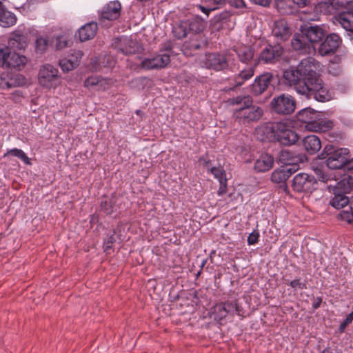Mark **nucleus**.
Returning <instances> with one entry per match:
<instances>
[{"instance_id":"nucleus-1","label":"nucleus","mask_w":353,"mask_h":353,"mask_svg":"<svg viewBox=\"0 0 353 353\" xmlns=\"http://www.w3.org/2000/svg\"><path fill=\"white\" fill-rule=\"evenodd\" d=\"M319 62L313 57L301 60L296 67L290 66L283 72V82L300 94L319 102L328 101L331 94L317 74Z\"/></svg>"},{"instance_id":"nucleus-2","label":"nucleus","mask_w":353,"mask_h":353,"mask_svg":"<svg viewBox=\"0 0 353 353\" xmlns=\"http://www.w3.org/2000/svg\"><path fill=\"white\" fill-rule=\"evenodd\" d=\"M228 102L231 105L236 106L233 112V118L241 125H248L256 122L263 116L262 108L253 104V99L250 95H239L229 99Z\"/></svg>"},{"instance_id":"nucleus-3","label":"nucleus","mask_w":353,"mask_h":353,"mask_svg":"<svg viewBox=\"0 0 353 353\" xmlns=\"http://www.w3.org/2000/svg\"><path fill=\"white\" fill-rule=\"evenodd\" d=\"M233 50L240 62L237 66L239 73L233 78L234 86L238 87L243 85L254 76L259 61L257 58L254 59V50L249 46H239Z\"/></svg>"},{"instance_id":"nucleus-4","label":"nucleus","mask_w":353,"mask_h":353,"mask_svg":"<svg viewBox=\"0 0 353 353\" xmlns=\"http://www.w3.org/2000/svg\"><path fill=\"white\" fill-rule=\"evenodd\" d=\"M262 130L270 141H277L283 145H292L299 139L298 133L283 122L267 124Z\"/></svg>"},{"instance_id":"nucleus-5","label":"nucleus","mask_w":353,"mask_h":353,"mask_svg":"<svg viewBox=\"0 0 353 353\" xmlns=\"http://www.w3.org/2000/svg\"><path fill=\"white\" fill-rule=\"evenodd\" d=\"M348 154L346 148H336L333 145L327 144L324 148L321 156L326 159L327 166L332 170L344 168Z\"/></svg>"},{"instance_id":"nucleus-6","label":"nucleus","mask_w":353,"mask_h":353,"mask_svg":"<svg viewBox=\"0 0 353 353\" xmlns=\"http://www.w3.org/2000/svg\"><path fill=\"white\" fill-rule=\"evenodd\" d=\"M296 102L293 97L281 94L275 97L270 102L271 110L280 115H290L296 109Z\"/></svg>"},{"instance_id":"nucleus-7","label":"nucleus","mask_w":353,"mask_h":353,"mask_svg":"<svg viewBox=\"0 0 353 353\" xmlns=\"http://www.w3.org/2000/svg\"><path fill=\"white\" fill-rule=\"evenodd\" d=\"M202 63L206 68L215 71H223L230 68L229 54L223 52L206 53Z\"/></svg>"},{"instance_id":"nucleus-8","label":"nucleus","mask_w":353,"mask_h":353,"mask_svg":"<svg viewBox=\"0 0 353 353\" xmlns=\"http://www.w3.org/2000/svg\"><path fill=\"white\" fill-rule=\"evenodd\" d=\"M316 178L304 172L296 174L292 181L293 190L299 193H311L316 189Z\"/></svg>"},{"instance_id":"nucleus-9","label":"nucleus","mask_w":353,"mask_h":353,"mask_svg":"<svg viewBox=\"0 0 353 353\" xmlns=\"http://www.w3.org/2000/svg\"><path fill=\"white\" fill-rule=\"evenodd\" d=\"M58 70L50 64L43 65L39 72V82L43 87L51 88L55 87L59 81Z\"/></svg>"},{"instance_id":"nucleus-10","label":"nucleus","mask_w":353,"mask_h":353,"mask_svg":"<svg viewBox=\"0 0 353 353\" xmlns=\"http://www.w3.org/2000/svg\"><path fill=\"white\" fill-rule=\"evenodd\" d=\"M284 52V49L280 44H268L260 52L257 57L259 64L261 62L267 64H273L279 61Z\"/></svg>"},{"instance_id":"nucleus-11","label":"nucleus","mask_w":353,"mask_h":353,"mask_svg":"<svg viewBox=\"0 0 353 353\" xmlns=\"http://www.w3.org/2000/svg\"><path fill=\"white\" fill-rule=\"evenodd\" d=\"M239 305L235 301H225L216 303L210 309V316L219 322L225 319L229 313L233 311L239 312Z\"/></svg>"},{"instance_id":"nucleus-12","label":"nucleus","mask_w":353,"mask_h":353,"mask_svg":"<svg viewBox=\"0 0 353 353\" xmlns=\"http://www.w3.org/2000/svg\"><path fill=\"white\" fill-rule=\"evenodd\" d=\"M168 53H159L151 58H145L141 63V68L146 70H159L165 68L170 63Z\"/></svg>"},{"instance_id":"nucleus-13","label":"nucleus","mask_w":353,"mask_h":353,"mask_svg":"<svg viewBox=\"0 0 353 353\" xmlns=\"http://www.w3.org/2000/svg\"><path fill=\"white\" fill-rule=\"evenodd\" d=\"M342 40L335 33H331L326 36L325 40L319 45L318 52L321 56L331 55L335 53L341 46Z\"/></svg>"},{"instance_id":"nucleus-14","label":"nucleus","mask_w":353,"mask_h":353,"mask_svg":"<svg viewBox=\"0 0 353 353\" xmlns=\"http://www.w3.org/2000/svg\"><path fill=\"white\" fill-rule=\"evenodd\" d=\"M121 4L119 1H110L99 12V21H114L121 15Z\"/></svg>"},{"instance_id":"nucleus-15","label":"nucleus","mask_w":353,"mask_h":353,"mask_svg":"<svg viewBox=\"0 0 353 353\" xmlns=\"http://www.w3.org/2000/svg\"><path fill=\"white\" fill-rule=\"evenodd\" d=\"M344 183H338L333 189L334 196L330 201V205L336 209L343 208L351 203V200L347 196Z\"/></svg>"},{"instance_id":"nucleus-16","label":"nucleus","mask_w":353,"mask_h":353,"mask_svg":"<svg viewBox=\"0 0 353 353\" xmlns=\"http://www.w3.org/2000/svg\"><path fill=\"white\" fill-rule=\"evenodd\" d=\"M320 112L308 107L302 109L296 114L297 121L305 125V128L311 131L314 126L316 121H319Z\"/></svg>"},{"instance_id":"nucleus-17","label":"nucleus","mask_w":353,"mask_h":353,"mask_svg":"<svg viewBox=\"0 0 353 353\" xmlns=\"http://www.w3.org/2000/svg\"><path fill=\"white\" fill-rule=\"evenodd\" d=\"M273 79L274 76L270 72H265L257 76L251 85V93L254 96L262 94L268 90Z\"/></svg>"},{"instance_id":"nucleus-18","label":"nucleus","mask_w":353,"mask_h":353,"mask_svg":"<svg viewBox=\"0 0 353 353\" xmlns=\"http://www.w3.org/2000/svg\"><path fill=\"white\" fill-rule=\"evenodd\" d=\"M272 33L278 41H287L292 34L290 28L284 19H280L274 22Z\"/></svg>"},{"instance_id":"nucleus-19","label":"nucleus","mask_w":353,"mask_h":353,"mask_svg":"<svg viewBox=\"0 0 353 353\" xmlns=\"http://www.w3.org/2000/svg\"><path fill=\"white\" fill-rule=\"evenodd\" d=\"M208 41L204 37L197 34L183 44L184 51L194 55L196 52L204 50L208 46Z\"/></svg>"},{"instance_id":"nucleus-20","label":"nucleus","mask_w":353,"mask_h":353,"mask_svg":"<svg viewBox=\"0 0 353 353\" xmlns=\"http://www.w3.org/2000/svg\"><path fill=\"white\" fill-rule=\"evenodd\" d=\"M28 46L27 36L20 30L13 31L8 39V47L10 50H21Z\"/></svg>"},{"instance_id":"nucleus-21","label":"nucleus","mask_w":353,"mask_h":353,"mask_svg":"<svg viewBox=\"0 0 353 353\" xmlns=\"http://www.w3.org/2000/svg\"><path fill=\"white\" fill-rule=\"evenodd\" d=\"M302 33L306 39L311 43H319L322 41L325 37V30L319 26H305L302 30Z\"/></svg>"},{"instance_id":"nucleus-22","label":"nucleus","mask_w":353,"mask_h":353,"mask_svg":"<svg viewBox=\"0 0 353 353\" xmlns=\"http://www.w3.org/2000/svg\"><path fill=\"white\" fill-rule=\"evenodd\" d=\"M98 30L97 23L92 21L85 23L84 26L81 27L77 34L76 37H78L81 41H85L93 39Z\"/></svg>"},{"instance_id":"nucleus-23","label":"nucleus","mask_w":353,"mask_h":353,"mask_svg":"<svg viewBox=\"0 0 353 353\" xmlns=\"http://www.w3.org/2000/svg\"><path fill=\"white\" fill-rule=\"evenodd\" d=\"M81 50H77L74 54H72L69 59H63L59 61V65L64 72L72 70L79 65L80 59L83 56Z\"/></svg>"},{"instance_id":"nucleus-24","label":"nucleus","mask_w":353,"mask_h":353,"mask_svg":"<svg viewBox=\"0 0 353 353\" xmlns=\"http://www.w3.org/2000/svg\"><path fill=\"white\" fill-rule=\"evenodd\" d=\"M274 165V157L268 153L260 155L254 163V170L257 172H265L270 170Z\"/></svg>"},{"instance_id":"nucleus-25","label":"nucleus","mask_w":353,"mask_h":353,"mask_svg":"<svg viewBox=\"0 0 353 353\" xmlns=\"http://www.w3.org/2000/svg\"><path fill=\"white\" fill-rule=\"evenodd\" d=\"M303 146L309 154H314L321 148V142L319 137L308 135L303 139Z\"/></svg>"},{"instance_id":"nucleus-26","label":"nucleus","mask_w":353,"mask_h":353,"mask_svg":"<svg viewBox=\"0 0 353 353\" xmlns=\"http://www.w3.org/2000/svg\"><path fill=\"white\" fill-rule=\"evenodd\" d=\"M305 39V36L303 34H295L291 41L292 48L301 54L310 53L312 46L307 43Z\"/></svg>"},{"instance_id":"nucleus-27","label":"nucleus","mask_w":353,"mask_h":353,"mask_svg":"<svg viewBox=\"0 0 353 353\" xmlns=\"http://www.w3.org/2000/svg\"><path fill=\"white\" fill-rule=\"evenodd\" d=\"M189 33H194L196 34L202 32L205 28L206 23L203 19H202L200 16L196 15L190 19H188L185 21Z\"/></svg>"},{"instance_id":"nucleus-28","label":"nucleus","mask_w":353,"mask_h":353,"mask_svg":"<svg viewBox=\"0 0 353 353\" xmlns=\"http://www.w3.org/2000/svg\"><path fill=\"white\" fill-rule=\"evenodd\" d=\"M26 61L27 59L25 56L10 51L5 68L21 70V68L25 65Z\"/></svg>"},{"instance_id":"nucleus-29","label":"nucleus","mask_w":353,"mask_h":353,"mask_svg":"<svg viewBox=\"0 0 353 353\" xmlns=\"http://www.w3.org/2000/svg\"><path fill=\"white\" fill-rule=\"evenodd\" d=\"M51 43L54 46L56 50H61L70 47L72 41L70 34L64 32L61 34L53 37L51 39Z\"/></svg>"},{"instance_id":"nucleus-30","label":"nucleus","mask_w":353,"mask_h":353,"mask_svg":"<svg viewBox=\"0 0 353 353\" xmlns=\"http://www.w3.org/2000/svg\"><path fill=\"white\" fill-rule=\"evenodd\" d=\"M336 20L345 30L353 32V10L341 12Z\"/></svg>"},{"instance_id":"nucleus-31","label":"nucleus","mask_w":353,"mask_h":353,"mask_svg":"<svg viewBox=\"0 0 353 353\" xmlns=\"http://www.w3.org/2000/svg\"><path fill=\"white\" fill-rule=\"evenodd\" d=\"M17 22L16 15L7 10L4 6L0 7V26L2 27H10L14 26Z\"/></svg>"},{"instance_id":"nucleus-32","label":"nucleus","mask_w":353,"mask_h":353,"mask_svg":"<svg viewBox=\"0 0 353 353\" xmlns=\"http://www.w3.org/2000/svg\"><path fill=\"white\" fill-rule=\"evenodd\" d=\"M294 172L291 168H283L275 170L271 175V180L275 183L285 182Z\"/></svg>"},{"instance_id":"nucleus-33","label":"nucleus","mask_w":353,"mask_h":353,"mask_svg":"<svg viewBox=\"0 0 353 353\" xmlns=\"http://www.w3.org/2000/svg\"><path fill=\"white\" fill-rule=\"evenodd\" d=\"M105 80L100 76H91L88 77L84 81V86L89 89H95L97 90L104 89Z\"/></svg>"},{"instance_id":"nucleus-34","label":"nucleus","mask_w":353,"mask_h":353,"mask_svg":"<svg viewBox=\"0 0 353 353\" xmlns=\"http://www.w3.org/2000/svg\"><path fill=\"white\" fill-rule=\"evenodd\" d=\"M334 127V122L330 119H322L321 113L319 116V121H316L312 132H324L329 131Z\"/></svg>"},{"instance_id":"nucleus-35","label":"nucleus","mask_w":353,"mask_h":353,"mask_svg":"<svg viewBox=\"0 0 353 353\" xmlns=\"http://www.w3.org/2000/svg\"><path fill=\"white\" fill-rule=\"evenodd\" d=\"M274 8L283 15L292 14L294 12V7L289 0H274Z\"/></svg>"},{"instance_id":"nucleus-36","label":"nucleus","mask_w":353,"mask_h":353,"mask_svg":"<svg viewBox=\"0 0 353 353\" xmlns=\"http://www.w3.org/2000/svg\"><path fill=\"white\" fill-rule=\"evenodd\" d=\"M9 80L7 81V89L22 86L26 84V79L22 74L9 72Z\"/></svg>"},{"instance_id":"nucleus-37","label":"nucleus","mask_w":353,"mask_h":353,"mask_svg":"<svg viewBox=\"0 0 353 353\" xmlns=\"http://www.w3.org/2000/svg\"><path fill=\"white\" fill-rule=\"evenodd\" d=\"M172 33L177 39H182L186 37L189 33L187 25L185 21H181L175 25L172 28Z\"/></svg>"},{"instance_id":"nucleus-38","label":"nucleus","mask_w":353,"mask_h":353,"mask_svg":"<svg viewBox=\"0 0 353 353\" xmlns=\"http://www.w3.org/2000/svg\"><path fill=\"white\" fill-rule=\"evenodd\" d=\"M232 15L229 12L223 11L220 14L214 16L213 19L214 26L216 27L217 29H221L223 28V25L226 24L230 21Z\"/></svg>"},{"instance_id":"nucleus-39","label":"nucleus","mask_w":353,"mask_h":353,"mask_svg":"<svg viewBox=\"0 0 353 353\" xmlns=\"http://www.w3.org/2000/svg\"><path fill=\"white\" fill-rule=\"evenodd\" d=\"M9 155L16 157L23 161L26 165H30L31 162L27 154L21 149L13 148L8 150V151L3 154V157H6Z\"/></svg>"},{"instance_id":"nucleus-40","label":"nucleus","mask_w":353,"mask_h":353,"mask_svg":"<svg viewBox=\"0 0 353 353\" xmlns=\"http://www.w3.org/2000/svg\"><path fill=\"white\" fill-rule=\"evenodd\" d=\"M294 153L289 150H282L279 156V161L284 164H293Z\"/></svg>"},{"instance_id":"nucleus-41","label":"nucleus","mask_w":353,"mask_h":353,"mask_svg":"<svg viewBox=\"0 0 353 353\" xmlns=\"http://www.w3.org/2000/svg\"><path fill=\"white\" fill-rule=\"evenodd\" d=\"M283 280L286 285H290L294 290H304L307 288L306 281H301L300 279L290 281L289 279H287L285 276H283Z\"/></svg>"},{"instance_id":"nucleus-42","label":"nucleus","mask_w":353,"mask_h":353,"mask_svg":"<svg viewBox=\"0 0 353 353\" xmlns=\"http://www.w3.org/2000/svg\"><path fill=\"white\" fill-rule=\"evenodd\" d=\"M101 210L107 215H111L114 212V202L112 199H106L100 204Z\"/></svg>"},{"instance_id":"nucleus-43","label":"nucleus","mask_w":353,"mask_h":353,"mask_svg":"<svg viewBox=\"0 0 353 353\" xmlns=\"http://www.w3.org/2000/svg\"><path fill=\"white\" fill-rule=\"evenodd\" d=\"M11 50L4 43H0V66L5 68Z\"/></svg>"},{"instance_id":"nucleus-44","label":"nucleus","mask_w":353,"mask_h":353,"mask_svg":"<svg viewBox=\"0 0 353 353\" xmlns=\"http://www.w3.org/2000/svg\"><path fill=\"white\" fill-rule=\"evenodd\" d=\"M341 220L345 221L348 224H353V208L350 205L347 210H342L339 214Z\"/></svg>"},{"instance_id":"nucleus-45","label":"nucleus","mask_w":353,"mask_h":353,"mask_svg":"<svg viewBox=\"0 0 353 353\" xmlns=\"http://www.w3.org/2000/svg\"><path fill=\"white\" fill-rule=\"evenodd\" d=\"M209 171H210L214 178L217 179L219 181L227 179L225 171L221 166L212 167Z\"/></svg>"},{"instance_id":"nucleus-46","label":"nucleus","mask_w":353,"mask_h":353,"mask_svg":"<svg viewBox=\"0 0 353 353\" xmlns=\"http://www.w3.org/2000/svg\"><path fill=\"white\" fill-rule=\"evenodd\" d=\"M314 172L316 176V180H319L323 182H326L329 180L330 176L325 173L323 166H317L314 168Z\"/></svg>"},{"instance_id":"nucleus-47","label":"nucleus","mask_w":353,"mask_h":353,"mask_svg":"<svg viewBox=\"0 0 353 353\" xmlns=\"http://www.w3.org/2000/svg\"><path fill=\"white\" fill-rule=\"evenodd\" d=\"M115 242H116L115 231L114 230L113 233L112 234L108 236L107 239H105L104 240L103 245L104 252H108V250H111Z\"/></svg>"},{"instance_id":"nucleus-48","label":"nucleus","mask_w":353,"mask_h":353,"mask_svg":"<svg viewBox=\"0 0 353 353\" xmlns=\"http://www.w3.org/2000/svg\"><path fill=\"white\" fill-rule=\"evenodd\" d=\"M36 50L37 52L43 53L48 48V40L43 37L37 38L36 40Z\"/></svg>"},{"instance_id":"nucleus-49","label":"nucleus","mask_w":353,"mask_h":353,"mask_svg":"<svg viewBox=\"0 0 353 353\" xmlns=\"http://www.w3.org/2000/svg\"><path fill=\"white\" fill-rule=\"evenodd\" d=\"M173 43L170 40H168L165 42L161 44L159 52L160 53H168L170 55L172 52Z\"/></svg>"},{"instance_id":"nucleus-50","label":"nucleus","mask_w":353,"mask_h":353,"mask_svg":"<svg viewBox=\"0 0 353 353\" xmlns=\"http://www.w3.org/2000/svg\"><path fill=\"white\" fill-rule=\"evenodd\" d=\"M353 321V311L350 312L346 318L343 321L339 327V332L340 333L344 332L346 327L350 324Z\"/></svg>"},{"instance_id":"nucleus-51","label":"nucleus","mask_w":353,"mask_h":353,"mask_svg":"<svg viewBox=\"0 0 353 353\" xmlns=\"http://www.w3.org/2000/svg\"><path fill=\"white\" fill-rule=\"evenodd\" d=\"M259 232L257 230H254L248 237V244L249 245L256 244L259 241Z\"/></svg>"},{"instance_id":"nucleus-52","label":"nucleus","mask_w":353,"mask_h":353,"mask_svg":"<svg viewBox=\"0 0 353 353\" xmlns=\"http://www.w3.org/2000/svg\"><path fill=\"white\" fill-rule=\"evenodd\" d=\"M228 3L236 8H245L246 4L244 0H228Z\"/></svg>"},{"instance_id":"nucleus-53","label":"nucleus","mask_w":353,"mask_h":353,"mask_svg":"<svg viewBox=\"0 0 353 353\" xmlns=\"http://www.w3.org/2000/svg\"><path fill=\"white\" fill-rule=\"evenodd\" d=\"M9 72L0 74V88L7 89V81L9 80Z\"/></svg>"},{"instance_id":"nucleus-54","label":"nucleus","mask_w":353,"mask_h":353,"mask_svg":"<svg viewBox=\"0 0 353 353\" xmlns=\"http://www.w3.org/2000/svg\"><path fill=\"white\" fill-rule=\"evenodd\" d=\"M227 179L219 181V188L218 190L217 194L219 196H222L227 192Z\"/></svg>"},{"instance_id":"nucleus-55","label":"nucleus","mask_w":353,"mask_h":353,"mask_svg":"<svg viewBox=\"0 0 353 353\" xmlns=\"http://www.w3.org/2000/svg\"><path fill=\"white\" fill-rule=\"evenodd\" d=\"M293 3L298 8H303L309 6L311 4L312 0H292Z\"/></svg>"},{"instance_id":"nucleus-56","label":"nucleus","mask_w":353,"mask_h":353,"mask_svg":"<svg viewBox=\"0 0 353 353\" xmlns=\"http://www.w3.org/2000/svg\"><path fill=\"white\" fill-rule=\"evenodd\" d=\"M343 139V134L338 132H330L328 134V139L330 142L339 141Z\"/></svg>"},{"instance_id":"nucleus-57","label":"nucleus","mask_w":353,"mask_h":353,"mask_svg":"<svg viewBox=\"0 0 353 353\" xmlns=\"http://www.w3.org/2000/svg\"><path fill=\"white\" fill-rule=\"evenodd\" d=\"M199 162L202 163L203 165L205 168H206L208 170L210 169V165L211 163V161L209 159L208 156L207 154L200 157L199 159Z\"/></svg>"},{"instance_id":"nucleus-58","label":"nucleus","mask_w":353,"mask_h":353,"mask_svg":"<svg viewBox=\"0 0 353 353\" xmlns=\"http://www.w3.org/2000/svg\"><path fill=\"white\" fill-rule=\"evenodd\" d=\"M255 5L261 6L263 7H269L271 3V0H250Z\"/></svg>"},{"instance_id":"nucleus-59","label":"nucleus","mask_w":353,"mask_h":353,"mask_svg":"<svg viewBox=\"0 0 353 353\" xmlns=\"http://www.w3.org/2000/svg\"><path fill=\"white\" fill-rule=\"evenodd\" d=\"M199 9L204 14L207 15V17L209 16V14L212 12L216 10V8H206L205 6H203L201 5H199L197 6Z\"/></svg>"},{"instance_id":"nucleus-60","label":"nucleus","mask_w":353,"mask_h":353,"mask_svg":"<svg viewBox=\"0 0 353 353\" xmlns=\"http://www.w3.org/2000/svg\"><path fill=\"white\" fill-rule=\"evenodd\" d=\"M322 300V298L320 296L314 299V301L312 303V308L314 310L318 309L321 306Z\"/></svg>"},{"instance_id":"nucleus-61","label":"nucleus","mask_w":353,"mask_h":353,"mask_svg":"<svg viewBox=\"0 0 353 353\" xmlns=\"http://www.w3.org/2000/svg\"><path fill=\"white\" fill-rule=\"evenodd\" d=\"M345 169H347L348 170H353V158L352 159H347L345 163V165L344 166Z\"/></svg>"},{"instance_id":"nucleus-62","label":"nucleus","mask_w":353,"mask_h":353,"mask_svg":"<svg viewBox=\"0 0 353 353\" xmlns=\"http://www.w3.org/2000/svg\"><path fill=\"white\" fill-rule=\"evenodd\" d=\"M120 51L123 54H125V55H128V54H133L134 53V51L131 50H128L127 48H121L120 49Z\"/></svg>"},{"instance_id":"nucleus-63","label":"nucleus","mask_w":353,"mask_h":353,"mask_svg":"<svg viewBox=\"0 0 353 353\" xmlns=\"http://www.w3.org/2000/svg\"><path fill=\"white\" fill-rule=\"evenodd\" d=\"M226 2H228V0H213V3L218 6H223Z\"/></svg>"},{"instance_id":"nucleus-64","label":"nucleus","mask_w":353,"mask_h":353,"mask_svg":"<svg viewBox=\"0 0 353 353\" xmlns=\"http://www.w3.org/2000/svg\"><path fill=\"white\" fill-rule=\"evenodd\" d=\"M322 353H334L331 350L327 348V349H325Z\"/></svg>"}]
</instances>
